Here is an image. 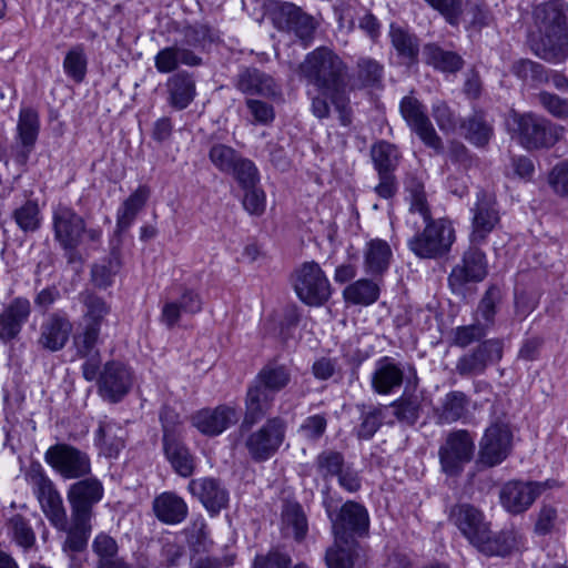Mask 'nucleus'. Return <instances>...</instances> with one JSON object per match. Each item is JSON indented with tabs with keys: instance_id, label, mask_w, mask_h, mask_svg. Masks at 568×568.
I'll list each match as a JSON object with an SVG mask.
<instances>
[{
	"instance_id": "obj_40",
	"label": "nucleus",
	"mask_w": 568,
	"mask_h": 568,
	"mask_svg": "<svg viewBox=\"0 0 568 568\" xmlns=\"http://www.w3.org/2000/svg\"><path fill=\"white\" fill-rule=\"evenodd\" d=\"M150 196V189L146 185H140L119 207L116 213V231L128 230L138 213L144 207Z\"/></svg>"
},
{
	"instance_id": "obj_31",
	"label": "nucleus",
	"mask_w": 568,
	"mask_h": 568,
	"mask_svg": "<svg viewBox=\"0 0 568 568\" xmlns=\"http://www.w3.org/2000/svg\"><path fill=\"white\" fill-rule=\"evenodd\" d=\"M404 381V366L394 358L384 356L376 362L372 374V388L379 395H387L399 388Z\"/></svg>"
},
{
	"instance_id": "obj_58",
	"label": "nucleus",
	"mask_w": 568,
	"mask_h": 568,
	"mask_svg": "<svg viewBox=\"0 0 568 568\" xmlns=\"http://www.w3.org/2000/svg\"><path fill=\"white\" fill-rule=\"evenodd\" d=\"M87 64V55L82 45L71 48L63 60L64 72L77 83L84 80Z\"/></svg>"
},
{
	"instance_id": "obj_63",
	"label": "nucleus",
	"mask_w": 568,
	"mask_h": 568,
	"mask_svg": "<svg viewBox=\"0 0 568 568\" xmlns=\"http://www.w3.org/2000/svg\"><path fill=\"white\" fill-rule=\"evenodd\" d=\"M120 270V261L118 257H111L106 262L92 266V281L95 286L106 288L113 282L115 274Z\"/></svg>"
},
{
	"instance_id": "obj_33",
	"label": "nucleus",
	"mask_w": 568,
	"mask_h": 568,
	"mask_svg": "<svg viewBox=\"0 0 568 568\" xmlns=\"http://www.w3.org/2000/svg\"><path fill=\"white\" fill-rule=\"evenodd\" d=\"M470 397L462 390L446 393L435 408V418L438 425H450L464 420L469 414Z\"/></svg>"
},
{
	"instance_id": "obj_56",
	"label": "nucleus",
	"mask_w": 568,
	"mask_h": 568,
	"mask_svg": "<svg viewBox=\"0 0 568 568\" xmlns=\"http://www.w3.org/2000/svg\"><path fill=\"white\" fill-rule=\"evenodd\" d=\"M345 466L343 454L333 449L323 450L315 459L316 470L325 480L337 477Z\"/></svg>"
},
{
	"instance_id": "obj_54",
	"label": "nucleus",
	"mask_w": 568,
	"mask_h": 568,
	"mask_svg": "<svg viewBox=\"0 0 568 568\" xmlns=\"http://www.w3.org/2000/svg\"><path fill=\"white\" fill-rule=\"evenodd\" d=\"M463 128L466 131V139L476 146H485L488 144L493 135L491 125L481 114H474L469 116L463 123Z\"/></svg>"
},
{
	"instance_id": "obj_27",
	"label": "nucleus",
	"mask_w": 568,
	"mask_h": 568,
	"mask_svg": "<svg viewBox=\"0 0 568 568\" xmlns=\"http://www.w3.org/2000/svg\"><path fill=\"white\" fill-rule=\"evenodd\" d=\"M192 425L206 436H217L239 420L235 408L220 405L214 409L204 408L196 412L192 418Z\"/></svg>"
},
{
	"instance_id": "obj_25",
	"label": "nucleus",
	"mask_w": 568,
	"mask_h": 568,
	"mask_svg": "<svg viewBox=\"0 0 568 568\" xmlns=\"http://www.w3.org/2000/svg\"><path fill=\"white\" fill-rule=\"evenodd\" d=\"M202 308L201 295L193 288L182 287L179 300H166L163 302L160 322L171 329L179 324L182 314L194 315L200 313Z\"/></svg>"
},
{
	"instance_id": "obj_55",
	"label": "nucleus",
	"mask_w": 568,
	"mask_h": 568,
	"mask_svg": "<svg viewBox=\"0 0 568 568\" xmlns=\"http://www.w3.org/2000/svg\"><path fill=\"white\" fill-rule=\"evenodd\" d=\"M501 301L503 292L497 285H490L480 298L476 313L478 320L481 318L485 322L484 325L486 327H489L494 324L497 307Z\"/></svg>"
},
{
	"instance_id": "obj_49",
	"label": "nucleus",
	"mask_w": 568,
	"mask_h": 568,
	"mask_svg": "<svg viewBox=\"0 0 568 568\" xmlns=\"http://www.w3.org/2000/svg\"><path fill=\"white\" fill-rule=\"evenodd\" d=\"M379 286L366 278L358 280L344 291V298L355 305H371L378 300Z\"/></svg>"
},
{
	"instance_id": "obj_1",
	"label": "nucleus",
	"mask_w": 568,
	"mask_h": 568,
	"mask_svg": "<svg viewBox=\"0 0 568 568\" xmlns=\"http://www.w3.org/2000/svg\"><path fill=\"white\" fill-rule=\"evenodd\" d=\"M535 23L538 41L534 48L537 55L551 62L560 63L568 57V4L549 1L536 7Z\"/></svg>"
},
{
	"instance_id": "obj_34",
	"label": "nucleus",
	"mask_w": 568,
	"mask_h": 568,
	"mask_svg": "<svg viewBox=\"0 0 568 568\" xmlns=\"http://www.w3.org/2000/svg\"><path fill=\"white\" fill-rule=\"evenodd\" d=\"M155 517L163 524L176 525L182 523L189 513L185 500L172 491H164L153 500Z\"/></svg>"
},
{
	"instance_id": "obj_57",
	"label": "nucleus",
	"mask_w": 568,
	"mask_h": 568,
	"mask_svg": "<svg viewBox=\"0 0 568 568\" xmlns=\"http://www.w3.org/2000/svg\"><path fill=\"white\" fill-rule=\"evenodd\" d=\"M241 154L232 146L215 143L209 151V159L211 163L222 173H231L234 171V165L241 159Z\"/></svg>"
},
{
	"instance_id": "obj_51",
	"label": "nucleus",
	"mask_w": 568,
	"mask_h": 568,
	"mask_svg": "<svg viewBox=\"0 0 568 568\" xmlns=\"http://www.w3.org/2000/svg\"><path fill=\"white\" fill-rule=\"evenodd\" d=\"M17 129L22 145L27 149V152H30L39 134L38 113L30 108L21 109Z\"/></svg>"
},
{
	"instance_id": "obj_53",
	"label": "nucleus",
	"mask_w": 568,
	"mask_h": 568,
	"mask_svg": "<svg viewBox=\"0 0 568 568\" xmlns=\"http://www.w3.org/2000/svg\"><path fill=\"white\" fill-rule=\"evenodd\" d=\"M390 407L398 422L412 426L419 418L422 405L418 396L404 394Z\"/></svg>"
},
{
	"instance_id": "obj_5",
	"label": "nucleus",
	"mask_w": 568,
	"mask_h": 568,
	"mask_svg": "<svg viewBox=\"0 0 568 568\" xmlns=\"http://www.w3.org/2000/svg\"><path fill=\"white\" fill-rule=\"evenodd\" d=\"M80 301L85 306V312L80 331L73 336V343L80 357H92L97 353L101 326L111 308L103 298L92 293L81 294Z\"/></svg>"
},
{
	"instance_id": "obj_47",
	"label": "nucleus",
	"mask_w": 568,
	"mask_h": 568,
	"mask_svg": "<svg viewBox=\"0 0 568 568\" xmlns=\"http://www.w3.org/2000/svg\"><path fill=\"white\" fill-rule=\"evenodd\" d=\"M371 158L377 173H393L398 165L400 154L394 144L378 141L371 148Z\"/></svg>"
},
{
	"instance_id": "obj_3",
	"label": "nucleus",
	"mask_w": 568,
	"mask_h": 568,
	"mask_svg": "<svg viewBox=\"0 0 568 568\" xmlns=\"http://www.w3.org/2000/svg\"><path fill=\"white\" fill-rule=\"evenodd\" d=\"M510 119L513 136L528 151L550 149L565 133L564 126L532 112H513Z\"/></svg>"
},
{
	"instance_id": "obj_60",
	"label": "nucleus",
	"mask_w": 568,
	"mask_h": 568,
	"mask_svg": "<svg viewBox=\"0 0 568 568\" xmlns=\"http://www.w3.org/2000/svg\"><path fill=\"white\" fill-rule=\"evenodd\" d=\"M19 229L23 232H34L40 227V209L34 201H27L12 213Z\"/></svg>"
},
{
	"instance_id": "obj_42",
	"label": "nucleus",
	"mask_w": 568,
	"mask_h": 568,
	"mask_svg": "<svg viewBox=\"0 0 568 568\" xmlns=\"http://www.w3.org/2000/svg\"><path fill=\"white\" fill-rule=\"evenodd\" d=\"M7 534L10 540L23 552L36 548L37 537L30 521L22 515L16 514L6 524Z\"/></svg>"
},
{
	"instance_id": "obj_2",
	"label": "nucleus",
	"mask_w": 568,
	"mask_h": 568,
	"mask_svg": "<svg viewBox=\"0 0 568 568\" xmlns=\"http://www.w3.org/2000/svg\"><path fill=\"white\" fill-rule=\"evenodd\" d=\"M302 75L320 92L329 97L334 105L342 108L341 92L345 90L347 67L344 61L327 47H320L306 54L300 64Z\"/></svg>"
},
{
	"instance_id": "obj_62",
	"label": "nucleus",
	"mask_w": 568,
	"mask_h": 568,
	"mask_svg": "<svg viewBox=\"0 0 568 568\" xmlns=\"http://www.w3.org/2000/svg\"><path fill=\"white\" fill-rule=\"evenodd\" d=\"M230 174L234 176L242 189L253 187L258 184L260 175L255 164L246 158L241 156Z\"/></svg>"
},
{
	"instance_id": "obj_61",
	"label": "nucleus",
	"mask_w": 568,
	"mask_h": 568,
	"mask_svg": "<svg viewBox=\"0 0 568 568\" xmlns=\"http://www.w3.org/2000/svg\"><path fill=\"white\" fill-rule=\"evenodd\" d=\"M92 549L99 557L97 565H104L105 562L111 564L115 560H123L122 558L118 557L116 541L104 532H100L95 536L92 542Z\"/></svg>"
},
{
	"instance_id": "obj_8",
	"label": "nucleus",
	"mask_w": 568,
	"mask_h": 568,
	"mask_svg": "<svg viewBox=\"0 0 568 568\" xmlns=\"http://www.w3.org/2000/svg\"><path fill=\"white\" fill-rule=\"evenodd\" d=\"M286 422L278 416L268 418L256 430L251 432L244 445L250 457L262 463L273 457L285 440Z\"/></svg>"
},
{
	"instance_id": "obj_64",
	"label": "nucleus",
	"mask_w": 568,
	"mask_h": 568,
	"mask_svg": "<svg viewBox=\"0 0 568 568\" xmlns=\"http://www.w3.org/2000/svg\"><path fill=\"white\" fill-rule=\"evenodd\" d=\"M291 556L280 549H272L265 555H257L253 568H291Z\"/></svg>"
},
{
	"instance_id": "obj_52",
	"label": "nucleus",
	"mask_w": 568,
	"mask_h": 568,
	"mask_svg": "<svg viewBox=\"0 0 568 568\" xmlns=\"http://www.w3.org/2000/svg\"><path fill=\"white\" fill-rule=\"evenodd\" d=\"M283 524L287 530H291L296 541H302L307 535V517L300 504H287L282 514Z\"/></svg>"
},
{
	"instance_id": "obj_15",
	"label": "nucleus",
	"mask_w": 568,
	"mask_h": 568,
	"mask_svg": "<svg viewBox=\"0 0 568 568\" xmlns=\"http://www.w3.org/2000/svg\"><path fill=\"white\" fill-rule=\"evenodd\" d=\"M501 357L503 342L486 339L457 359L455 372L462 377L483 375L489 365L498 363Z\"/></svg>"
},
{
	"instance_id": "obj_35",
	"label": "nucleus",
	"mask_w": 568,
	"mask_h": 568,
	"mask_svg": "<svg viewBox=\"0 0 568 568\" xmlns=\"http://www.w3.org/2000/svg\"><path fill=\"white\" fill-rule=\"evenodd\" d=\"M166 90L169 104L176 110H183L195 98V80L185 71L178 72L168 79Z\"/></svg>"
},
{
	"instance_id": "obj_29",
	"label": "nucleus",
	"mask_w": 568,
	"mask_h": 568,
	"mask_svg": "<svg viewBox=\"0 0 568 568\" xmlns=\"http://www.w3.org/2000/svg\"><path fill=\"white\" fill-rule=\"evenodd\" d=\"M72 332L69 318L59 313L50 314L40 326L38 345L49 352L61 351L68 343Z\"/></svg>"
},
{
	"instance_id": "obj_38",
	"label": "nucleus",
	"mask_w": 568,
	"mask_h": 568,
	"mask_svg": "<svg viewBox=\"0 0 568 568\" xmlns=\"http://www.w3.org/2000/svg\"><path fill=\"white\" fill-rule=\"evenodd\" d=\"M201 59L192 51L178 47H166L158 52L154 58V65L161 73H169L178 69L180 64L197 65Z\"/></svg>"
},
{
	"instance_id": "obj_16",
	"label": "nucleus",
	"mask_w": 568,
	"mask_h": 568,
	"mask_svg": "<svg viewBox=\"0 0 568 568\" xmlns=\"http://www.w3.org/2000/svg\"><path fill=\"white\" fill-rule=\"evenodd\" d=\"M478 246L470 244L463 255L462 263L452 270L448 284L454 293L463 294L466 284L481 282L487 276L486 255Z\"/></svg>"
},
{
	"instance_id": "obj_7",
	"label": "nucleus",
	"mask_w": 568,
	"mask_h": 568,
	"mask_svg": "<svg viewBox=\"0 0 568 568\" xmlns=\"http://www.w3.org/2000/svg\"><path fill=\"white\" fill-rule=\"evenodd\" d=\"M294 290L298 298L310 306H321L332 294L331 283L318 263L305 262L294 274Z\"/></svg>"
},
{
	"instance_id": "obj_17",
	"label": "nucleus",
	"mask_w": 568,
	"mask_h": 568,
	"mask_svg": "<svg viewBox=\"0 0 568 568\" xmlns=\"http://www.w3.org/2000/svg\"><path fill=\"white\" fill-rule=\"evenodd\" d=\"M471 232L469 242L473 245L486 243L488 235L499 225L500 215L494 195L484 191L477 193V200L471 207Z\"/></svg>"
},
{
	"instance_id": "obj_43",
	"label": "nucleus",
	"mask_w": 568,
	"mask_h": 568,
	"mask_svg": "<svg viewBox=\"0 0 568 568\" xmlns=\"http://www.w3.org/2000/svg\"><path fill=\"white\" fill-rule=\"evenodd\" d=\"M290 381V369L285 365L273 362L266 364L258 372L254 383L261 387H265V389L270 390L271 394L275 395L284 387H286Z\"/></svg>"
},
{
	"instance_id": "obj_9",
	"label": "nucleus",
	"mask_w": 568,
	"mask_h": 568,
	"mask_svg": "<svg viewBox=\"0 0 568 568\" xmlns=\"http://www.w3.org/2000/svg\"><path fill=\"white\" fill-rule=\"evenodd\" d=\"M34 494L40 503L41 509L53 527H63L68 518L63 500L55 489L52 480L44 474L41 465H31L27 473Z\"/></svg>"
},
{
	"instance_id": "obj_14",
	"label": "nucleus",
	"mask_w": 568,
	"mask_h": 568,
	"mask_svg": "<svg viewBox=\"0 0 568 568\" xmlns=\"http://www.w3.org/2000/svg\"><path fill=\"white\" fill-rule=\"evenodd\" d=\"M326 513L332 521V529L337 540L353 536H364L368 531L369 518L364 506L355 501L345 503L335 516L331 505L325 503Z\"/></svg>"
},
{
	"instance_id": "obj_19",
	"label": "nucleus",
	"mask_w": 568,
	"mask_h": 568,
	"mask_svg": "<svg viewBox=\"0 0 568 568\" xmlns=\"http://www.w3.org/2000/svg\"><path fill=\"white\" fill-rule=\"evenodd\" d=\"M547 486L549 481H508L500 490V503L508 513L521 514L534 504Z\"/></svg>"
},
{
	"instance_id": "obj_12",
	"label": "nucleus",
	"mask_w": 568,
	"mask_h": 568,
	"mask_svg": "<svg viewBox=\"0 0 568 568\" xmlns=\"http://www.w3.org/2000/svg\"><path fill=\"white\" fill-rule=\"evenodd\" d=\"M44 460L64 479L81 478L91 471L88 454L69 444L50 446Z\"/></svg>"
},
{
	"instance_id": "obj_39",
	"label": "nucleus",
	"mask_w": 568,
	"mask_h": 568,
	"mask_svg": "<svg viewBox=\"0 0 568 568\" xmlns=\"http://www.w3.org/2000/svg\"><path fill=\"white\" fill-rule=\"evenodd\" d=\"M426 64L442 72H457L464 65L463 58L454 51L445 50L436 43H427L423 48Z\"/></svg>"
},
{
	"instance_id": "obj_50",
	"label": "nucleus",
	"mask_w": 568,
	"mask_h": 568,
	"mask_svg": "<svg viewBox=\"0 0 568 568\" xmlns=\"http://www.w3.org/2000/svg\"><path fill=\"white\" fill-rule=\"evenodd\" d=\"M361 410V424L356 428V434L359 439H371L379 429L384 418L385 406H367L365 404L358 405Z\"/></svg>"
},
{
	"instance_id": "obj_18",
	"label": "nucleus",
	"mask_w": 568,
	"mask_h": 568,
	"mask_svg": "<svg viewBox=\"0 0 568 568\" xmlns=\"http://www.w3.org/2000/svg\"><path fill=\"white\" fill-rule=\"evenodd\" d=\"M133 374L131 369L115 361L104 364L98 378L100 396L110 403L120 402L131 389Z\"/></svg>"
},
{
	"instance_id": "obj_37",
	"label": "nucleus",
	"mask_w": 568,
	"mask_h": 568,
	"mask_svg": "<svg viewBox=\"0 0 568 568\" xmlns=\"http://www.w3.org/2000/svg\"><path fill=\"white\" fill-rule=\"evenodd\" d=\"M389 38L397 55L404 60L407 65H414L418 61L419 41L418 38L406 28L392 23L389 27Z\"/></svg>"
},
{
	"instance_id": "obj_10",
	"label": "nucleus",
	"mask_w": 568,
	"mask_h": 568,
	"mask_svg": "<svg viewBox=\"0 0 568 568\" xmlns=\"http://www.w3.org/2000/svg\"><path fill=\"white\" fill-rule=\"evenodd\" d=\"M474 452V438L468 430H450L438 449L442 470L448 476L459 475L473 459Z\"/></svg>"
},
{
	"instance_id": "obj_23",
	"label": "nucleus",
	"mask_w": 568,
	"mask_h": 568,
	"mask_svg": "<svg viewBox=\"0 0 568 568\" xmlns=\"http://www.w3.org/2000/svg\"><path fill=\"white\" fill-rule=\"evenodd\" d=\"M102 483L89 477L72 484L68 490L71 514L93 518V507L103 498Z\"/></svg>"
},
{
	"instance_id": "obj_48",
	"label": "nucleus",
	"mask_w": 568,
	"mask_h": 568,
	"mask_svg": "<svg viewBox=\"0 0 568 568\" xmlns=\"http://www.w3.org/2000/svg\"><path fill=\"white\" fill-rule=\"evenodd\" d=\"M123 428L112 422H101L97 430V440L109 457H115L123 448Z\"/></svg>"
},
{
	"instance_id": "obj_22",
	"label": "nucleus",
	"mask_w": 568,
	"mask_h": 568,
	"mask_svg": "<svg viewBox=\"0 0 568 568\" xmlns=\"http://www.w3.org/2000/svg\"><path fill=\"white\" fill-rule=\"evenodd\" d=\"M277 27L293 32L307 47L317 28L315 19L291 2L282 3L275 14Z\"/></svg>"
},
{
	"instance_id": "obj_20",
	"label": "nucleus",
	"mask_w": 568,
	"mask_h": 568,
	"mask_svg": "<svg viewBox=\"0 0 568 568\" xmlns=\"http://www.w3.org/2000/svg\"><path fill=\"white\" fill-rule=\"evenodd\" d=\"M187 490L199 499L212 517L217 516L229 506L230 493L220 479L213 477L191 479Z\"/></svg>"
},
{
	"instance_id": "obj_11",
	"label": "nucleus",
	"mask_w": 568,
	"mask_h": 568,
	"mask_svg": "<svg viewBox=\"0 0 568 568\" xmlns=\"http://www.w3.org/2000/svg\"><path fill=\"white\" fill-rule=\"evenodd\" d=\"M169 412L161 414L163 453L173 470L179 476L189 478L195 471V457L183 443L174 422L169 420Z\"/></svg>"
},
{
	"instance_id": "obj_4",
	"label": "nucleus",
	"mask_w": 568,
	"mask_h": 568,
	"mask_svg": "<svg viewBox=\"0 0 568 568\" xmlns=\"http://www.w3.org/2000/svg\"><path fill=\"white\" fill-rule=\"evenodd\" d=\"M425 224L408 242L409 250L420 258H438L446 255L456 240L455 229L447 219L420 217Z\"/></svg>"
},
{
	"instance_id": "obj_30",
	"label": "nucleus",
	"mask_w": 568,
	"mask_h": 568,
	"mask_svg": "<svg viewBox=\"0 0 568 568\" xmlns=\"http://www.w3.org/2000/svg\"><path fill=\"white\" fill-rule=\"evenodd\" d=\"M275 395L265 387L252 383L245 398V415L240 426L241 432L248 430L254 424L263 419L273 406Z\"/></svg>"
},
{
	"instance_id": "obj_59",
	"label": "nucleus",
	"mask_w": 568,
	"mask_h": 568,
	"mask_svg": "<svg viewBox=\"0 0 568 568\" xmlns=\"http://www.w3.org/2000/svg\"><path fill=\"white\" fill-rule=\"evenodd\" d=\"M511 72L524 82L541 83L548 81L545 67L529 59H520L514 62Z\"/></svg>"
},
{
	"instance_id": "obj_6",
	"label": "nucleus",
	"mask_w": 568,
	"mask_h": 568,
	"mask_svg": "<svg viewBox=\"0 0 568 568\" xmlns=\"http://www.w3.org/2000/svg\"><path fill=\"white\" fill-rule=\"evenodd\" d=\"M52 220L54 237L64 250H75L83 236L93 243L101 239L100 229H87L84 219L68 206L58 205L53 211Z\"/></svg>"
},
{
	"instance_id": "obj_46",
	"label": "nucleus",
	"mask_w": 568,
	"mask_h": 568,
	"mask_svg": "<svg viewBox=\"0 0 568 568\" xmlns=\"http://www.w3.org/2000/svg\"><path fill=\"white\" fill-rule=\"evenodd\" d=\"M356 556L354 540L335 538V542L325 552V564L327 568H353Z\"/></svg>"
},
{
	"instance_id": "obj_24",
	"label": "nucleus",
	"mask_w": 568,
	"mask_h": 568,
	"mask_svg": "<svg viewBox=\"0 0 568 568\" xmlns=\"http://www.w3.org/2000/svg\"><path fill=\"white\" fill-rule=\"evenodd\" d=\"M91 520V518L71 514L70 523L67 518L63 527H54L65 534L61 542V550L70 559H74L78 554L87 549L92 532Z\"/></svg>"
},
{
	"instance_id": "obj_45",
	"label": "nucleus",
	"mask_w": 568,
	"mask_h": 568,
	"mask_svg": "<svg viewBox=\"0 0 568 568\" xmlns=\"http://www.w3.org/2000/svg\"><path fill=\"white\" fill-rule=\"evenodd\" d=\"M516 545V534L511 530H505L495 536H491L490 531L487 532L486 537L481 538L475 547L485 555L505 557L513 551Z\"/></svg>"
},
{
	"instance_id": "obj_32",
	"label": "nucleus",
	"mask_w": 568,
	"mask_h": 568,
	"mask_svg": "<svg viewBox=\"0 0 568 568\" xmlns=\"http://www.w3.org/2000/svg\"><path fill=\"white\" fill-rule=\"evenodd\" d=\"M235 87L247 95L271 98L280 93V88L274 79L256 68H245L241 70L236 77Z\"/></svg>"
},
{
	"instance_id": "obj_44",
	"label": "nucleus",
	"mask_w": 568,
	"mask_h": 568,
	"mask_svg": "<svg viewBox=\"0 0 568 568\" xmlns=\"http://www.w3.org/2000/svg\"><path fill=\"white\" fill-rule=\"evenodd\" d=\"M354 77L359 88H381L384 65L371 57H361L356 62Z\"/></svg>"
},
{
	"instance_id": "obj_26",
	"label": "nucleus",
	"mask_w": 568,
	"mask_h": 568,
	"mask_svg": "<svg viewBox=\"0 0 568 568\" xmlns=\"http://www.w3.org/2000/svg\"><path fill=\"white\" fill-rule=\"evenodd\" d=\"M452 520L459 531L475 547L489 532V525L483 513L469 504H460L452 509Z\"/></svg>"
},
{
	"instance_id": "obj_36",
	"label": "nucleus",
	"mask_w": 568,
	"mask_h": 568,
	"mask_svg": "<svg viewBox=\"0 0 568 568\" xmlns=\"http://www.w3.org/2000/svg\"><path fill=\"white\" fill-rule=\"evenodd\" d=\"M405 191L408 193L409 209L406 223L413 230L418 227L417 215L429 217V205L427 202L424 183L416 176H408L405 181Z\"/></svg>"
},
{
	"instance_id": "obj_21",
	"label": "nucleus",
	"mask_w": 568,
	"mask_h": 568,
	"mask_svg": "<svg viewBox=\"0 0 568 568\" xmlns=\"http://www.w3.org/2000/svg\"><path fill=\"white\" fill-rule=\"evenodd\" d=\"M511 433L504 424L489 426L479 443V462L488 467L500 464L509 454Z\"/></svg>"
},
{
	"instance_id": "obj_28",
	"label": "nucleus",
	"mask_w": 568,
	"mask_h": 568,
	"mask_svg": "<svg viewBox=\"0 0 568 568\" xmlns=\"http://www.w3.org/2000/svg\"><path fill=\"white\" fill-rule=\"evenodd\" d=\"M31 314V303L27 297L11 300L0 312V341L8 343L16 338Z\"/></svg>"
},
{
	"instance_id": "obj_13",
	"label": "nucleus",
	"mask_w": 568,
	"mask_h": 568,
	"mask_svg": "<svg viewBox=\"0 0 568 568\" xmlns=\"http://www.w3.org/2000/svg\"><path fill=\"white\" fill-rule=\"evenodd\" d=\"M399 109L409 129L417 134L423 143L437 154L443 153V141L433 126L425 105L416 98L407 95L402 99Z\"/></svg>"
},
{
	"instance_id": "obj_41",
	"label": "nucleus",
	"mask_w": 568,
	"mask_h": 568,
	"mask_svg": "<svg viewBox=\"0 0 568 568\" xmlns=\"http://www.w3.org/2000/svg\"><path fill=\"white\" fill-rule=\"evenodd\" d=\"M392 258V250L387 242L376 239L367 243L364 253V266L367 274L382 275L387 271Z\"/></svg>"
}]
</instances>
